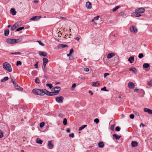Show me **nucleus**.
I'll list each match as a JSON object with an SVG mask.
<instances>
[{
	"label": "nucleus",
	"mask_w": 152,
	"mask_h": 152,
	"mask_svg": "<svg viewBox=\"0 0 152 152\" xmlns=\"http://www.w3.org/2000/svg\"><path fill=\"white\" fill-rule=\"evenodd\" d=\"M115 56V54L113 53H109L108 54L107 57L108 58L110 59L112 58Z\"/></svg>",
	"instance_id": "2eb2a0df"
},
{
	"label": "nucleus",
	"mask_w": 152,
	"mask_h": 152,
	"mask_svg": "<svg viewBox=\"0 0 152 152\" xmlns=\"http://www.w3.org/2000/svg\"><path fill=\"white\" fill-rule=\"evenodd\" d=\"M11 81L12 83L15 81V78L14 77H12L11 78Z\"/></svg>",
	"instance_id": "e2e57ef3"
},
{
	"label": "nucleus",
	"mask_w": 152,
	"mask_h": 152,
	"mask_svg": "<svg viewBox=\"0 0 152 152\" xmlns=\"http://www.w3.org/2000/svg\"><path fill=\"white\" fill-rule=\"evenodd\" d=\"M15 88L17 89V90L20 91H22L23 90V88L19 86L18 85H17L16 86H15Z\"/></svg>",
	"instance_id": "393cba45"
},
{
	"label": "nucleus",
	"mask_w": 152,
	"mask_h": 152,
	"mask_svg": "<svg viewBox=\"0 0 152 152\" xmlns=\"http://www.w3.org/2000/svg\"><path fill=\"white\" fill-rule=\"evenodd\" d=\"M37 42H38L39 44L42 46H44V45L40 41H37Z\"/></svg>",
	"instance_id": "a19ab883"
},
{
	"label": "nucleus",
	"mask_w": 152,
	"mask_h": 152,
	"mask_svg": "<svg viewBox=\"0 0 152 152\" xmlns=\"http://www.w3.org/2000/svg\"><path fill=\"white\" fill-rule=\"evenodd\" d=\"M150 66V65L148 64V63H145L144 64H143V68H148Z\"/></svg>",
	"instance_id": "a878e982"
},
{
	"label": "nucleus",
	"mask_w": 152,
	"mask_h": 152,
	"mask_svg": "<svg viewBox=\"0 0 152 152\" xmlns=\"http://www.w3.org/2000/svg\"><path fill=\"white\" fill-rule=\"evenodd\" d=\"M130 30L131 32L134 33H136L137 32V28L134 26H132L130 27Z\"/></svg>",
	"instance_id": "423d86ee"
},
{
	"label": "nucleus",
	"mask_w": 152,
	"mask_h": 152,
	"mask_svg": "<svg viewBox=\"0 0 152 152\" xmlns=\"http://www.w3.org/2000/svg\"><path fill=\"white\" fill-rule=\"evenodd\" d=\"M110 74L109 73H104V78L106 77L107 76L109 75Z\"/></svg>",
	"instance_id": "49530a36"
},
{
	"label": "nucleus",
	"mask_w": 152,
	"mask_h": 152,
	"mask_svg": "<svg viewBox=\"0 0 152 152\" xmlns=\"http://www.w3.org/2000/svg\"><path fill=\"white\" fill-rule=\"evenodd\" d=\"M76 40H77L78 41H79L80 38L78 37H76L75 38Z\"/></svg>",
	"instance_id": "69168bd1"
},
{
	"label": "nucleus",
	"mask_w": 152,
	"mask_h": 152,
	"mask_svg": "<svg viewBox=\"0 0 152 152\" xmlns=\"http://www.w3.org/2000/svg\"><path fill=\"white\" fill-rule=\"evenodd\" d=\"M10 54H13V55H19L21 54V53L20 52H15V53H10Z\"/></svg>",
	"instance_id": "473e14b6"
},
{
	"label": "nucleus",
	"mask_w": 152,
	"mask_h": 152,
	"mask_svg": "<svg viewBox=\"0 0 152 152\" xmlns=\"http://www.w3.org/2000/svg\"><path fill=\"white\" fill-rule=\"evenodd\" d=\"M124 13L123 12H121L119 13L118 15L119 16H121L124 15Z\"/></svg>",
	"instance_id": "58836bf2"
},
{
	"label": "nucleus",
	"mask_w": 152,
	"mask_h": 152,
	"mask_svg": "<svg viewBox=\"0 0 152 152\" xmlns=\"http://www.w3.org/2000/svg\"><path fill=\"white\" fill-rule=\"evenodd\" d=\"M76 86V84H75V83H73L72 84V88H75V87Z\"/></svg>",
	"instance_id": "13d9d810"
},
{
	"label": "nucleus",
	"mask_w": 152,
	"mask_h": 152,
	"mask_svg": "<svg viewBox=\"0 0 152 152\" xmlns=\"http://www.w3.org/2000/svg\"><path fill=\"white\" fill-rule=\"evenodd\" d=\"M94 122L97 124L99 122V120L98 118H96L94 119Z\"/></svg>",
	"instance_id": "ea45409f"
},
{
	"label": "nucleus",
	"mask_w": 152,
	"mask_h": 152,
	"mask_svg": "<svg viewBox=\"0 0 152 152\" xmlns=\"http://www.w3.org/2000/svg\"><path fill=\"white\" fill-rule=\"evenodd\" d=\"M32 92L35 94L41 96H43L45 94L51 96L57 94L55 91L54 92H50L45 89L42 90L39 89H35L33 90Z\"/></svg>",
	"instance_id": "f257e3e1"
},
{
	"label": "nucleus",
	"mask_w": 152,
	"mask_h": 152,
	"mask_svg": "<svg viewBox=\"0 0 152 152\" xmlns=\"http://www.w3.org/2000/svg\"><path fill=\"white\" fill-rule=\"evenodd\" d=\"M120 6H117L116 7H115V8L113 9L112 10V11L113 12H114L115 11H116L117 9H119L120 7Z\"/></svg>",
	"instance_id": "2f4dec72"
},
{
	"label": "nucleus",
	"mask_w": 152,
	"mask_h": 152,
	"mask_svg": "<svg viewBox=\"0 0 152 152\" xmlns=\"http://www.w3.org/2000/svg\"><path fill=\"white\" fill-rule=\"evenodd\" d=\"M99 16H97L96 17H95L94 18V19L96 20H98L99 19Z\"/></svg>",
	"instance_id": "5fc2aeb1"
},
{
	"label": "nucleus",
	"mask_w": 152,
	"mask_h": 152,
	"mask_svg": "<svg viewBox=\"0 0 152 152\" xmlns=\"http://www.w3.org/2000/svg\"><path fill=\"white\" fill-rule=\"evenodd\" d=\"M134 58L133 56H130L128 59L129 61L131 63H133L134 61Z\"/></svg>",
	"instance_id": "dca6fc26"
},
{
	"label": "nucleus",
	"mask_w": 152,
	"mask_h": 152,
	"mask_svg": "<svg viewBox=\"0 0 152 152\" xmlns=\"http://www.w3.org/2000/svg\"><path fill=\"white\" fill-rule=\"evenodd\" d=\"M39 79L38 78H36L35 80V82L37 83H39Z\"/></svg>",
	"instance_id": "a18cd8bd"
},
{
	"label": "nucleus",
	"mask_w": 152,
	"mask_h": 152,
	"mask_svg": "<svg viewBox=\"0 0 152 152\" xmlns=\"http://www.w3.org/2000/svg\"><path fill=\"white\" fill-rule=\"evenodd\" d=\"M8 136V135L5 134L4 135L3 134H0V138H2L3 137H4V138H6Z\"/></svg>",
	"instance_id": "c756f323"
},
{
	"label": "nucleus",
	"mask_w": 152,
	"mask_h": 152,
	"mask_svg": "<svg viewBox=\"0 0 152 152\" xmlns=\"http://www.w3.org/2000/svg\"><path fill=\"white\" fill-rule=\"evenodd\" d=\"M24 28V27H20V28H17L16 29V31H20L22 30V29H23Z\"/></svg>",
	"instance_id": "e433bc0d"
},
{
	"label": "nucleus",
	"mask_w": 152,
	"mask_h": 152,
	"mask_svg": "<svg viewBox=\"0 0 152 152\" xmlns=\"http://www.w3.org/2000/svg\"><path fill=\"white\" fill-rule=\"evenodd\" d=\"M3 68L9 72L12 71V69L10 64L8 62H5L3 64Z\"/></svg>",
	"instance_id": "20e7f679"
},
{
	"label": "nucleus",
	"mask_w": 152,
	"mask_h": 152,
	"mask_svg": "<svg viewBox=\"0 0 152 152\" xmlns=\"http://www.w3.org/2000/svg\"><path fill=\"white\" fill-rule=\"evenodd\" d=\"M130 71H133L134 73L136 74L137 72V70L135 68L133 67L129 69Z\"/></svg>",
	"instance_id": "bb28decb"
},
{
	"label": "nucleus",
	"mask_w": 152,
	"mask_h": 152,
	"mask_svg": "<svg viewBox=\"0 0 152 152\" xmlns=\"http://www.w3.org/2000/svg\"><path fill=\"white\" fill-rule=\"evenodd\" d=\"M145 11L144 8L141 7L138 9H136L135 10L134 13L135 14V16L137 17H140L141 16L140 13H143Z\"/></svg>",
	"instance_id": "7ed1b4c3"
},
{
	"label": "nucleus",
	"mask_w": 152,
	"mask_h": 152,
	"mask_svg": "<svg viewBox=\"0 0 152 152\" xmlns=\"http://www.w3.org/2000/svg\"><path fill=\"white\" fill-rule=\"evenodd\" d=\"M61 89V88L59 87L56 86L54 88V91L57 94L59 93V91Z\"/></svg>",
	"instance_id": "ddd939ff"
},
{
	"label": "nucleus",
	"mask_w": 152,
	"mask_h": 152,
	"mask_svg": "<svg viewBox=\"0 0 152 152\" xmlns=\"http://www.w3.org/2000/svg\"><path fill=\"white\" fill-rule=\"evenodd\" d=\"M86 7L88 9H90L92 7L91 4L89 1H87L86 3Z\"/></svg>",
	"instance_id": "9b49d317"
},
{
	"label": "nucleus",
	"mask_w": 152,
	"mask_h": 152,
	"mask_svg": "<svg viewBox=\"0 0 152 152\" xmlns=\"http://www.w3.org/2000/svg\"><path fill=\"white\" fill-rule=\"evenodd\" d=\"M113 137L114 138H115L116 140H119L120 138L121 137L120 136L118 135L117 134H115L113 135Z\"/></svg>",
	"instance_id": "a211bd4d"
},
{
	"label": "nucleus",
	"mask_w": 152,
	"mask_h": 152,
	"mask_svg": "<svg viewBox=\"0 0 152 152\" xmlns=\"http://www.w3.org/2000/svg\"><path fill=\"white\" fill-rule=\"evenodd\" d=\"M63 124L65 125H66L67 124V121L66 118H64V119L63 121Z\"/></svg>",
	"instance_id": "72a5a7b5"
},
{
	"label": "nucleus",
	"mask_w": 152,
	"mask_h": 152,
	"mask_svg": "<svg viewBox=\"0 0 152 152\" xmlns=\"http://www.w3.org/2000/svg\"><path fill=\"white\" fill-rule=\"evenodd\" d=\"M129 117L133 119L134 118V115L133 114H131L130 115Z\"/></svg>",
	"instance_id": "de8ad7c7"
},
{
	"label": "nucleus",
	"mask_w": 152,
	"mask_h": 152,
	"mask_svg": "<svg viewBox=\"0 0 152 152\" xmlns=\"http://www.w3.org/2000/svg\"><path fill=\"white\" fill-rule=\"evenodd\" d=\"M36 142L39 144H42V141L39 138H37L36 140Z\"/></svg>",
	"instance_id": "4be33fe9"
},
{
	"label": "nucleus",
	"mask_w": 152,
	"mask_h": 152,
	"mask_svg": "<svg viewBox=\"0 0 152 152\" xmlns=\"http://www.w3.org/2000/svg\"><path fill=\"white\" fill-rule=\"evenodd\" d=\"M86 126L87 125H85L81 126V127L79 128L78 130L80 131L82 130V129L85 128L86 127Z\"/></svg>",
	"instance_id": "c85d7f7f"
},
{
	"label": "nucleus",
	"mask_w": 152,
	"mask_h": 152,
	"mask_svg": "<svg viewBox=\"0 0 152 152\" xmlns=\"http://www.w3.org/2000/svg\"><path fill=\"white\" fill-rule=\"evenodd\" d=\"M42 69L43 70V71L45 72H47V70L46 69H45V67H44V66H42Z\"/></svg>",
	"instance_id": "4d7b16f0"
},
{
	"label": "nucleus",
	"mask_w": 152,
	"mask_h": 152,
	"mask_svg": "<svg viewBox=\"0 0 152 152\" xmlns=\"http://www.w3.org/2000/svg\"><path fill=\"white\" fill-rule=\"evenodd\" d=\"M41 18V16H36L33 17L30 19V20H37L38 19H39Z\"/></svg>",
	"instance_id": "f8f14e48"
},
{
	"label": "nucleus",
	"mask_w": 152,
	"mask_h": 152,
	"mask_svg": "<svg viewBox=\"0 0 152 152\" xmlns=\"http://www.w3.org/2000/svg\"><path fill=\"white\" fill-rule=\"evenodd\" d=\"M18 23V24H18V25H19V26H20V25H21V22H17V23Z\"/></svg>",
	"instance_id": "338daca9"
},
{
	"label": "nucleus",
	"mask_w": 152,
	"mask_h": 152,
	"mask_svg": "<svg viewBox=\"0 0 152 152\" xmlns=\"http://www.w3.org/2000/svg\"><path fill=\"white\" fill-rule=\"evenodd\" d=\"M148 84L149 86L152 85V80H151L150 81L148 82Z\"/></svg>",
	"instance_id": "3c124183"
},
{
	"label": "nucleus",
	"mask_w": 152,
	"mask_h": 152,
	"mask_svg": "<svg viewBox=\"0 0 152 152\" xmlns=\"http://www.w3.org/2000/svg\"><path fill=\"white\" fill-rule=\"evenodd\" d=\"M83 70L85 72H88L89 71V69L88 68H85Z\"/></svg>",
	"instance_id": "09e8293b"
},
{
	"label": "nucleus",
	"mask_w": 152,
	"mask_h": 152,
	"mask_svg": "<svg viewBox=\"0 0 152 152\" xmlns=\"http://www.w3.org/2000/svg\"><path fill=\"white\" fill-rule=\"evenodd\" d=\"M101 90L102 91H107V90L106 88V87H104L103 88H102L101 89Z\"/></svg>",
	"instance_id": "8fccbe9b"
},
{
	"label": "nucleus",
	"mask_w": 152,
	"mask_h": 152,
	"mask_svg": "<svg viewBox=\"0 0 152 152\" xmlns=\"http://www.w3.org/2000/svg\"><path fill=\"white\" fill-rule=\"evenodd\" d=\"M121 129V127L119 126H117L115 128V130L117 132H119Z\"/></svg>",
	"instance_id": "f704fd0d"
},
{
	"label": "nucleus",
	"mask_w": 152,
	"mask_h": 152,
	"mask_svg": "<svg viewBox=\"0 0 152 152\" xmlns=\"http://www.w3.org/2000/svg\"><path fill=\"white\" fill-rule=\"evenodd\" d=\"M131 145L133 147H135L138 145L137 142L136 141H133L132 142Z\"/></svg>",
	"instance_id": "6ab92c4d"
},
{
	"label": "nucleus",
	"mask_w": 152,
	"mask_h": 152,
	"mask_svg": "<svg viewBox=\"0 0 152 152\" xmlns=\"http://www.w3.org/2000/svg\"><path fill=\"white\" fill-rule=\"evenodd\" d=\"M43 63L47 64L48 61V60L46 58H43Z\"/></svg>",
	"instance_id": "7c9ffc66"
},
{
	"label": "nucleus",
	"mask_w": 152,
	"mask_h": 152,
	"mask_svg": "<svg viewBox=\"0 0 152 152\" xmlns=\"http://www.w3.org/2000/svg\"><path fill=\"white\" fill-rule=\"evenodd\" d=\"M69 58V60H73L74 59V57H73V56H70Z\"/></svg>",
	"instance_id": "052dcab7"
},
{
	"label": "nucleus",
	"mask_w": 152,
	"mask_h": 152,
	"mask_svg": "<svg viewBox=\"0 0 152 152\" xmlns=\"http://www.w3.org/2000/svg\"><path fill=\"white\" fill-rule=\"evenodd\" d=\"M9 29H7L4 31V35L5 36H7L8 35L9 33Z\"/></svg>",
	"instance_id": "cd10ccee"
},
{
	"label": "nucleus",
	"mask_w": 152,
	"mask_h": 152,
	"mask_svg": "<svg viewBox=\"0 0 152 152\" xmlns=\"http://www.w3.org/2000/svg\"><path fill=\"white\" fill-rule=\"evenodd\" d=\"M115 126L113 125H112L110 127V129L112 130H114V127Z\"/></svg>",
	"instance_id": "c03bdc74"
},
{
	"label": "nucleus",
	"mask_w": 152,
	"mask_h": 152,
	"mask_svg": "<svg viewBox=\"0 0 152 152\" xmlns=\"http://www.w3.org/2000/svg\"><path fill=\"white\" fill-rule=\"evenodd\" d=\"M12 83L14 85V87H15V86H16L17 85H18V84L16 83V82L15 81L12 82Z\"/></svg>",
	"instance_id": "bf43d9fd"
},
{
	"label": "nucleus",
	"mask_w": 152,
	"mask_h": 152,
	"mask_svg": "<svg viewBox=\"0 0 152 152\" xmlns=\"http://www.w3.org/2000/svg\"><path fill=\"white\" fill-rule=\"evenodd\" d=\"M98 145L99 148H103L104 146V144L103 142H100L98 143Z\"/></svg>",
	"instance_id": "f3484780"
},
{
	"label": "nucleus",
	"mask_w": 152,
	"mask_h": 152,
	"mask_svg": "<svg viewBox=\"0 0 152 152\" xmlns=\"http://www.w3.org/2000/svg\"><path fill=\"white\" fill-rule=\"evenodd\" d=\"M59 116L61 118H62L63 117V115L61 114H59Z\"/></svg>",
	"instance_id": "0e129e2a"
},
{
	"label": "nucleus",
	"mask_w": 152,
	"mask_h": 152,
	"mask_svg": "<svg viewBox=\"0 0 152 152\" xmlns=\"http://www.w3.org/2000/svg\"><path fill=\"white\" fill-rule=\"evenodd\" d=\"M38 62H37V63L34 65V66H35V68H37L38 67Z\"/></svg>",
	"instance_id": "603ef678"
},
{
	"label": "nucleus",
	"mask_w": 152,
	"mask_h": 152,
	"mask_svg": "<svg viewBox=\"0 0 152 152\" xmlns=\"http://www.w3.org/2000/svg\"><path fill=\"white\" fill-rule=\"evenodd\" d=\"M73 52H74L72 48L70 50L69 53L71 54Z\"/></svg>",
	"instance_id": "6e6d98bb"
},
{
	"label": "nucleus",
	"mask_w": 152,
	"mask_h": 152,
	"mask_svg": "<svg viewBox=\"0 0 152 152\" xmlns=\"http://www.w3.org/2000/svg\"><path fill=\"white\" fill-rule=\"evenodd\" d=\"M39 54L40 56H46L47 55V53L45 52H41L39 53Z\"/></svg>",
	"instance_id": "5701e85b"
},
{
	"label": "nucleus",
	"mask_w": 152,
	"mask_h": 152,
	"mask_svg": "<svg viewBox=\"0 0 152 152\" xmlns=\"http://www.w3.org/2000/svg\"><path fill=\"white\" fill-rule=\"evenodd\" d=\"M53 141L50 140L48 141V148L49 149H52L53 147Z\"/></svg>",
	"instance_id": "39448f33"
},
{
	"label": "nucleus",
	"mask_w": 152,
	"mask_h": 152,
	"mask_svg": "<svg viewBox=\"0 0 152 152\" xmlns=\"http://www.w3.org/2000/svg\"><path fill=\"white\" fill-rule=\"evenodd\" d=\"M45 123L43 122H41L39 126L40 128L42 127L45 125Z\"/></svg>",
	"instance_id": "c9c22d12"
},
{
	"label": "nucleus",
	"mask_w": 152,
	"mask_h": 152,
	"mask_svg": "<svg viewBox=\"0 0 152 152\" xmlns=\"http://www.w3.org/2000/svg\"><path fill=\"white\" fill-rule=\"evenodd\" d=\"M18 23H15L11 28V31L15 30L17 27L19 26V25H18Z\"/></svg>",
	"instance_id": "4468645a"
},
{
	"label": "nucleus",
	"mask_w": 152,
	"mask_h": 152,
	"mask_svg": "<svg viewBox=\"0 0 152 152\" xmlns=\"http://www.w3.org/2000/svg\"><path fill=\"white\" fill-rule=\"evenodd\" d=\"M56 101L58 103H61L63 102L64 99L63 97L62 96L59 97H57L56 98Z\"/></svg>",
	"instance_id": "0eeeda50"
},
{
	"label": "nucleus",
	"mask_w": 152,
	"mask_h": 152,
	"mask_svg": "<svg viewBox=\"0 0 152 152\" xmlns=\"http://www.w3.org/2000/svg\"><path fill=\"white\" fill-rule=\"evenodd\" d=\"M9 79V78L8 77H5L3 79H1V82H3L5 81H6L8 80Z\"/></svg>",
	"instance_id": "b1692460"
},
{
	"label": "nucleus",
	"mask_w": 152,
	"mask_h": 152,
	"mask_svg": "<svg viewBox=\"0 0 152 152\" xmlns=\"http://www.w3.org/2000/svg\"><path fill=\"white\" fill-rule=\"evenodd\" d=\"M47 86H48L49 87V88L50 89L52 87H53L52 84H49L47 83L46 85Z\"/></svg>",
	"instance_id": "4c0bfd02"
},
{
	"label": "nucleus",
	"mask_w": 152,
	"mask_h": 152,
	"mask_svg": "<svg viewBox=\"0 0 152 152\" xmlns=\"http://www.w3.org/2000/svg\"><path fill=\"white\" fill-rule=\"evenodd\" d=\"M10 12L13 15H15L16 13V11L15 10L14 8H11L10 10Z\"/></svg>",
	"instance_id": "aec40b11"
},
{
	"label": "nucleus",
	"mask_w": 152,
	"mask_h": 152,
	"mask_svg": "<svg viewBox=\"0 0 152 152\" xmlns=\"http://www.w3.org/2000/svg\"><path fill=\"white\" fill-rule=\"evenodd\" d=\"M143 110L145 112L147 113L150 114H152V110L149 108H144Z\"/></svg>",
	"instance_id": "1a4fd4ad"
},
{
	"label": "nucleus",
	"mask_w": 152,
	"mask_h": 152,
	"mask_svg": "<svg viewBox=\"0 0 152 152\" xmlns=\"http://www.w3.org/2000/svg\"><path fill=\"white\" fill-rule=\"evenodd\" d=\"M143 56H144L143 54L140 53L138 55V57L140 58H142L143 57Z\"/></svg>",
	"instance_id": "79ce46f5"
},
{
	"label": "nucleus",
	"mask_w": 152,
	"mask_h": 152,
	"mask_svg": "<svg viewBox=\"0 0 152 152\" xmlns=\"http://www.w3.org/2000/svg\"><path fill=\"white\" fill-rule=\"evenodd\" d=\"M58 48H64L67 47V45L66 44H61L58 45Z\"/></svg>",
	"instance_id": "412c9836"
},
{
	"label": "nucleus",
	"mask_w": 152,
	"mask_h": 152,
	"mask_svg": "<svg viewBox=\"0 0 152 152\" xmlns=\"http://www.w3.org/2000/svg\"><path fill=\"white\" fill-rule=\"evenodd\" d=\"M99 82L96 81V82H91V85L93 86L98 87L99 85Z\"/></svg>",
	"instance_id": "9d476101"
},
{
	"label": "nucleus",
	"mask_w": 152,
	"mask_h": 152,
	"mask_svg": "<svg viewBox=\"0 0 152 152\" xmlns=\"http://www.w3.org/2000/svg\"><path fill=\"white\" fill-rule=\"evenodd\" d=\"M141 126H142L143 127L144 126H145V125L143 124L142 123H141V124H140V126L141 127Z\"/></svg>",
	"instance_id": "774afa93"
},
{
	"label": "nucleus",
	"mask_w": 152,
	"mask_h": 152,
	"mask_svg": "<svg viewBox=\"0 0 152 152\" xmlns=\"http://www.w3.org/2000/svg\"><path fill=\"white\" fill-rule=\"evenodd\" d=\"M74 136V134H69V136L70 137H73Z\"/></svg>",
	"instance_id": "864d4df0"
},
{
	"label": "nucleus",
	"mask_w": 152,
	"mask_h": 152,
	"mask_svg": "<svg viewBox=\"0 0 152 152\" xmlns=\"http://www.w3.org/2000/svg\"><path fill=\"white\" fill-rule=\"evenodd\" d=\"M22 64V62L20 61H17L16 65L18 66V65H21Z\"/></svg>",
	"instance_id": "37998d69"
},
{
	"label": "nucleus",
	"mask_w": 152,
	"mask_h": 152,
	"mask_svg": "<svg viewBox=\"0 0 152 152\" xmlns=\"http://www.w3.org/2000/svg\"><path fill=\"white\" fill-rule=\"evenodd\" d=\"M22 40V39L21 38L17 39L8 38L7 39L6 42L8 43L12 44L17 43L21 41Z\"/></svg>",
	"instance_id": "f03ea898"
},
{
	"label": "nucleus",
	"mask_w": 152,
	"mask_h": 152,
	"mask_svg": "<svg viewBox=\"0 0 152 152\" xmlns=\"http://www.w3.org/2000/svg\"><path fill=\"white\" fill-rule=\"evenodd\" d=\"M128 87L129 89H133L135 87L134 84L132 82H129L128 83Z\"/></svg>",
	"instance_id": "6e6552de"
},
{
	"label": "nucleus",
	"mask_w": 152,
	"mask_h": 152,
	"mask_svg": "<svg viewBox=\"0 0 152 152\" xmlns=\"http://www.w3.org/2000/svg\"><path fill=\"white\" fill-rule=\"evenodd\" d=\"M66 132L68 133L70 132V129L69 128H67L66 130Z\"/></svg>",
	"instance_id": "680f3d73"
}]
</instances>
